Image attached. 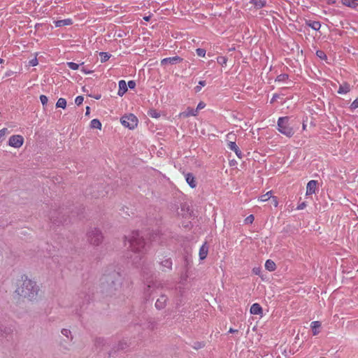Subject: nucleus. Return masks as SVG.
Listing matches in <instances>:
<instances>
[{
  "label": "nucleus",
  "instance_id": "obj_41",
  "mask_svg": "<svg viewBox=\"0 0 358 358\" xmlns=\"http://www.w3.org/2000/svg\"><path fill=\"white\" fill-rule=\"evenodd\" d=\"M38 64V59L36 58V57H35L34 58L31 59L29 62V65L30 66H37Z\"/></svg>",
  "mask_w": 358,
  "mask_h": 358
},
{
  "label": "nucleus",
  "instance_id": "obj_7",
  "mask_svg": "<svg viewBox=\"0 0 358 358\" xmlns=\"http://www.w3.org/2000/svg\"><path fill=\"white\" fill-rule=\"evenodd\" d=\"M24 137L20 134L12 135L10 136L8 144L9 146L18 149L24 144Z\"/></svg>",
  "mask_w": 358,
  "mask_h": 358
},
{
  "label": "nucleus",
  "instance_id": "obj_54",
  "mask_svg": "<svg viewBox=\"0 0 358 358\" xmlns=\"http://www.w3.org/2000/svg\"><path fill=\"white\" fill-rule=\"evenodd\" d=\"M144 19H145L146 21H148V20H149V19H150V17H149V16H148V17H144Z\"/></svg>",
  "mask_w": 358,
  "mask_h": 358
},
{
  "label": "nucleus",
  "instance_id": "obj_26",
  "mask_svg": "<svg viewBox=\"0 0 358 358\" xmlns=\"http://www.w3.org/2000/svg\"><path fill=\"white\" fill-rule=\"evenodd\" d=\"M251 2L257 7V8H262L265 6L266 2L263 0H251Z\"/></svg>",
  "mask_w": 358,
  "mask_h": 358
},
{
  "label": "nucleus",
  "instance_id": "obj_28",
  "mask_svg": "<svg viewBox=\"0 0 358 358\" xmlns=\"http://www.w3.org/2000/svg\"><path fill=\"white\" fill-rule=\"evenodd\" d=\"M99 55H100V57H101L100 59L102 63L106 62L110 57V55L108 52H100Z\"/></svg>",
  "mask_w": 358,
  "mask_h": 358
},
{
  "label": "nucleus",
  "instance_id": "obj_29",
  "mask_svg": "<svg viewBox=\"0 0 358 358\" xmlns=\"http://www.w3.org/2000/svg\"><path fill=\"white\" fill-rule=\"evenodd\" d=\"M309 26L314 30H319L321 27L320 23L317 21L310 22Z\"/></svg>",
  "mask_w": 358,
  "mask_h": 358
},
{
  "label": "nucleus",
  "instance_id": "obj_32",
  "mask_svg": "<svg viewBox=\"0 0 358 358\" xmlns=\"http://www.w3.org/2000/svg\"><path fill=\"white\" fill-rule=\"evenodd\" d=\"M8 133V129H6V128L0 129V142H1L4 139L6 135Z\"/></svg>",
  "mask_w": 358,
  "mask_h": 358
},
{
  "label": "nucleus",
  "instance_id": "obj_53",
  "mask_svg": "<svg viewBox=\"0 0 358 358\" xmlns=\"http://www.w3.org/2000/svg\"><path fill=\"white\" fill-rule=\"evenodd\" d=\"M237 331H238V330L234 329L232 328H230L229 330V333H235V332H237Z\"/></svg>",
  "mask_w": 358,
  "mask_h": 358
},
{
  "label": "nucleus",
  "instance_id": "obj_48",
  "mask_svg": "<svg viewBox=\"0 0 358 358\" xmlns=\"http://www.w3.org/2000/svg\"><path fill=\"white\" fill-rule=\"evenodd\" d=\"M81 71L85 73V74H90L92 73L93 71H91V70H87L86 69L85 67L82 68L81 69Z\"/></svg>",
  "mask_w": 358,
  "mask_h": 358
},
{
  "label": "nucleus",
  "instance_id": "obj_36",
  "mask_svg": "<svg viewBox=\"0 0 358 358\" xmlns=\"http://www.w3.org/2000/svg\"><path fill=\"white\" fill-rule=\"evenodd\" d=\"M188 278V273H187V271H186L184 273H182L180 277V283H184V282H185L187 280Z\"/></svg>",
  "mask_w": 358,
  "mask_h": 358
},
{
  "label": "nucleus",
  "instance_id": "obj_15",
  "mask_svg": "<svg viewBox=\"0 0 358 358\" xmlns=\"http://www.w3.org/2000/svg\"><path fill=\"white\" fill-rule=\"evenodd\" d=\"M94 345L96 348L101 349L106 344V341L101 337H96L94 340Z\"/></svg>",
  "mask_w": 358,
  "mask_h": 358
},
{
  "label": "nucleus",
  "instance_id": "obj_49",
  "mask_svg": "<svg viewBox=\"0 0 358 358\" xmlns=\"http://www.w3.org/2000/svg\"><path fill=\"white\" fill-rule=\"evenodd\" d=\"M272 200H273V205L275 207H277L278 206V200H277V198L275 196H272Z\"/></svg>",
  "mask_w": 358,
  "mask_h": 358
},
{
  "label": "nucleus",
  "instance_id": "obj_16",
  "mask_svg": "<svg viewBox=\"0 0 358 358\" xmlns=\"http://www.w3.org/2000/svg\"><path fill=\"white\" fill-rule=\"evenodd\" d=\"M162 266V271H166V270H171L172 268V262L170 259H166L161 262Z\"/></svg>",
  "mask_w": 358,
  "mask_h": 358
},
{
  "label": "nucleus",
  "instance_id": "obj_11",
  "mask_svg": "<svg viewBox=\"0 0 358 358\" xmlns=\"http://www.w3.org/2000/svg\"><path fill=\"white\" fill-rule=\"evenodd\" d=\"M197 114V110L189 107L185 111L180 113L179 115L180 117H187L189 116H196Z\"/></svg>",
  "mask_w": 358,
  "mask_h": 358
},
{
  "label": "nucleus",
  "instance_id": "obj_37",
  "mask_svg": "<svg viewBox=\"0 0 358 358\" xmlns=\"http://www.w3.org/2000/svg\"><path fill=\"white\" fill-rule=\"evenodd\" d=\"M156 287V285L155 283H152L151 285H148V287H147V289L145 290V293L148 295H151L152 294V290L151 289L154 288Z\"/></svg>",
  "mask_w": 358,
  "mask_h": 358
},
{
  "label": "nucleus",
  "instance_id": "obj_39",
  "mask_svg": "<svg viewBox=\"0 0 358 358\" xmlns=\"http://www.w3.org/2000/svg\"><path fill=\"white\" fill-rule=\"evenodd\" d=\"M196 54L198 55V56H199V57H203L206 55V50L204 49L197 48L196 50Z\"/></svg>",
  "mask_w": 358,
  "mask_h": 358
},
{
  "label": "nucleus",
  "instance_id": "obj_5",
  "mask_svg": "<svg viewBox=\"0 0 358 358\" xmlns=\"http://www.w3.org/2000/svg\"><path fill=\"white\" fill-rule=\"evenodd\" d=\"M278 130L287 137H291L294 134V130L289 122L288 117H280L278 120Z\"/></svg>",
  "mask_w": 358,
  "mask_h": 358
},
{
  "label": "nucleus",
  "instance_id": "obj_25",
  "mask_svg": "<svg viewBox=\"0 0 358 358\" xmlns=\"http://www.w3.org/2000/svg\"><path fill=\"white\" fill-rule=\"evenodd\" d=\"M56 107L64 109L66 107V99L64 98H59L56 103Z\"/></svg>",
  "mask_w": 358,
  "mask_h": 358
},
{
  "label": "nucleus",
  "instance_id": "obj_3",
  "mask_svg": "<svg viewBox=\"0 0 358 358\" xmlns=\"http://www.w3.org/2000/svg\"><path fill=\"white\" fill-rule=\"evenodd\" d=\"M122 284V277L120 273L115 270L103 274L101 279L102 291L108 294H113Z\"/></svg>",
  "mask_w": 358,
  "mask_h": 358
},
{
  "label": "nucleus",
  "instance_id": "obj_51",
  "mask_svg": "<svg viewBox=\"0 0 358 358\" xmlns=\"http://www.w3.org/2000/svg\"><path fill=\"white\" fill-rule=\"evenodd\" d=\"M252 271H253V273L255 275H259V273H260V268H254Z\"/></svg>",
  "mask_w": 358,
  "mask_h": 358
},
{
  "label": "nucleus",
  "instance_id": "obj_47",
  "mask_svg": "<svg viewBox=\"0 0 358 358\" xmlns=\"http://www.w3.org/2000/svg\"><path fill=\"white\" fill-rule=\"evenodd\" d=\"M127 86L131 89H134L136 87V83L133 80H130L128 82Z\"/></svg>",
  "mask_w": 358,
  "mask_h": 358
},
{
  "label": "nucleus",
  "instance_id": "obj_24",
  "mask_svg": "<svg viewBox=\"0 0 358 358\" xmlns=\"http://www.w3.org/2000/svg\"><path fill=\"white\" fill-rule=\"evenodd\" d=\"M90 126L93 129H98L99 130L101 129V123L97 119H93L90 122Z\"/></svg>",
  "mask_w": 358,
  "mask_h": 358
},
{
  "label": "nucleus",
  "instance_id": "obj_4",
  "mask_svg": "<svg viewBox=\"0 0 358 358\" xmlns=\"http://www.w3.org/2000/svg\"><path fill=\"white\" fill-rule=\"evenodd\" d=\"M87 242L94 246L99 245L103 241L101 231L96 227L91 228L87 233Z\"/></svg>",
  "mask_w": 358,
  "mask_h": 358
},
{
  "label": "nucleus",
  "instance_id": "obj_50",
  "mask_svg": "<svg viewBox=\"0 0 358 358\" xmlns=\"http://www.w3.org/2000/svg\"><path fill=\"white\" fill-rule=\"evenodd\" d=\"M306 206V204L305 202L301 203L299 206L297 207V209L302 210Z\"/></svg>",
  "mask_w": 358,
  "mask_h": 358
},
{
  "label": "nucleus",
  "instance_id": "obj_12",
  "mask_svg": "<svg viewBox=\"0 0 358 358\" xmlns=\"http://www.w3.org/2000/svg\"><path fill=\"white\" fill-rule=\"evenodd\" d=\"M317 180H310L306 187V194L310 195L315 192Z\"/></svg>",
  "mask_w": 358,
  "mask_h": 358
},
{
  "label": "nucleus",
  "instance_id": "obj_38",
  "mask_svg": "<svg viewBox=\"0 0 358 358\" xmlns=\"http://www.w3.org/2000/svg\"><path fill=\"white\" fill-rule=\"evenodd\" d=\"M40 101L43 106H45L48 101V99L45 95H41L40 96Z\"/></svg>",
  "mask_w": 358,
  "mask_h": 358
},
{
  "label": "nucleus",
  "instance_id": "obj_31",
  "mask_svg": "<svg viewBox=\"0 0 358 358\" xmlns=\"http://www.w3.org/2000/svg\"><path fill=\"white\" fill-rule=\"evenodd\" d=\"M204 346H205L204 342L197 341L194 343L193 348L195 350H199V349L203 348Z\"/></svg>",
  "mask_w": 358,
  "mask_h": 358
},
{
  "label": "nucleus",
  "instance_id": "obj_46",
  "mask_svg": "<svg viewBox=\"0 0 358 358\" xmlns=\"http://www.w3.org/2000/svg\"><path fill=\"white\" fill-rule=\"evenodd\" d=\"M316 54L317 56L321 59H324L326 57V55L324 54V52L321 50L317 51Z\"/></svg>",
  "mask_w": 358,
  "mask_h": 358
},
{
  "label": "nucleus",
  "instance_id": "obj_17",
  "mask_svg": "<svg viewBox=\"0 0 358 358\" xmlns=\"http://www.w3.org/2000/svg\"><path fill=\"white\" fill-rule=\"evenodd\" d=\"M127 91V85L124 80L119 81V90L118 95L123 96V94Z\"/></svg>",
  "mask_w": 358,
  "mask_h": 358
},
{
  "label": "nucleus",
  "instance_id": "obj_8",
  "mask_svg": "<svg viewBox=\"0 0 358 358\" xmlns=\"http://www.w3.org/2000/svg\"><path fill=\"white\" fill-rule=\"evenodd\" d=\"M61 334L66 338V339L60 343V345L65 350H69L70 344L73 339L71 331L68 329H62L61 330Z\"/></svg>",
  "mask_w": 358,
  "mask_h": 358
},
{
  "label": "nucleus",
  "instance_id": "obj_13",
  "mask_svg": "<svg viewBox=\"0 0 358 358\" xmlns=\"http://www.w3.org/2000/svg\"><path fill=\"white\" fill-rule=\"evenodd\" d=\"M228 147L230 150H233L238 158H241L242 152L235 142L230 141L228 143Z\"/></svg>",
  "mask_w": 358,
  "mask_h": 358
},
{
  "label": "nucleus",
  "instance_id": "obj_55",
  "mask_svg": "<svg viewBox=\"0 0 358 358\" xmlns=\"http://www.w3.org/2000/svg\"><path fill=\"white\" fill-rule=\"evenodd\" d=\"M306 125L305 124H303V129H306Z\"/></svg>",
  "mask_w": 358,
  "mask_h": 358
},
{
  "label": "nucleus",
  "instance_id": "obj_45",
  "mask_svg": "<svg viewBox=\"0 0 358 358\" xmlns=\"http://www.w3.org/2000/svg\"><path fill=\"white\" fill-rule=\"evenodd\" d=\"M186 182L192 188L196 186V180H186Z\"/></svg>",
  "mask_w": 358,
  "mask_h": 358
},
{
  "label": "nucleus",
  "instance_id": "obj_44",
  "mask_svg": "<svg viewBox=\"0 0 358 358\" xmlns=\"http://www.w3.org/2000/svg\"><path fill=\"white\" fill-rule=\"evenodd\" d=\"M352 109H356L358 108V98L356 99L350 105Z\"/></svg>",
  "mask_w": 358,
  "mask_h": 358
},
{
  "label": "nucleus",
  "instance_id": "obj_59",
  "mask_svg": "<svg viewBox=\"0 0 358 358\" xmlns=\"http://www.w3.org/2000/svg\"><path fill=\"white\" fill-rule=\"evenodd\" d=\"M185 205L182 206V210H183L185 208Z\"/></svg>",
  "mask_w": 358,
  "mask_h": 358
},
{
  "label": "nucleus",
  "instance_id": "obj_56",
  "mask_svg": "<svg viewBox=\"0 0 358 358\" xmlns=\"http://www.w3.org/2000/svg\"><path fill=\"white\" fill-rule=\"evenodd\" d=\"M10 73H6V76H10Z\"/></svg>",
  "mask_w": 358,
  "mask_h": 358
},
{
  "label": "nucleus",
  "instance_id": "obj_9",
  "mask_svg": "<svg viewBox=\"0 0 358 358\" xmlns=\"http://www.w3.org/2000/svg\"><path fill=\"white\" fill-rule=\"evenodd\" d=\"M182 59L178 56L173 57H167V58L163 59L161 61V64L162 65H166L168 64H175L182 62Z\"/></svg>",
  "mask_w": 358,
  "mask_h": 358
},
{
  "label": "nucleus",
  "instance_id": "obj_23",
  "mask_svg": "<svg viewBox=\"0 0 358 358\" xmlns=\"http://www.w3.org/2000/svg\"><path fill=\"white\" fill-rule=\"evenodd\" d=\"M275 267V264L271 259H268L265 263V268L269 271H273Z\"/></svg>",
  "mask_w": 358,
  "mask_h": 358
},
{
  "label": "nucleus",
  "instance_id": "obj_30",
  "mask_svg": "<svg viewBox=\"0 0 358 358\" xmlns=\"http://www.w3.org/2000/svg\"><path fill=\"white\" fill-rule=\"evenodd\" d=\"M206 85V81L201 80L199 82L198 85L194 87V91L199 92L201 90V88Z\"/></svg>",
  "mask_w": 358,
  "mask_h": 358
},
{
  "label": "nucleus",
  "instance_id": "obj_10",
  "mask_svg": "<svg viewBox=\"0 0 358 358\" xmlns=\"http://www.w3.org/2000/svg\"><path fill=\"white\" fill-rule=\"evenodd\" d=\"M167 296L164 294H162L159 299H157L155 303V307L159 309H163L165 308L167 302Z\"/></svg>",
  "mask_w": 358,
  "mask_h": 358
},
{
  "label": "nucleus",
  "instance_id": "obj_33",
  "mask_svg": "<svg viewBox=\"0 0 358 358\" xmlns=\"http://www.w3.org/2000/svg\"><path fill=\"white\" fill-rule=\"evenodd\" d=\"M217 62L222 66H224L227 64V59L225 57H218L217 58Z\"/></svg>",
  "mask_w": 358,
  "mask_h": 358
},
{
  "label": "nucleus",
  "instance_id": "obj_27",
  "mask_svg": "<svg viewBox=\"0 0 358 358\" xmlns=\"http://www.w3.org/2000/svg\"><path fill=\"white\" fill-rule=\"evenodd\" d=\"M272 197V192L269 191L259 197L261 201H266Z\"/></svg>",
  "mask_w": 358,
  "mask_h": 358
},
{
  "label": "nucleus",
  "instance_id": "obj_2",
  "mask_svg": "<svg viewBox=\"0 0 358 358\" xmlns=\"http://www.w3.org/2000/svg\"><path fill=\"white\" fill-rule=\"evenodd\" d=\"M125 239L128 242V248L134 253L130 255V258L134 264H138L144 252L145 241L138 232H133L128 237H125Z\"/></svg>",
  "mask_w": 358,
  "mask_h": 358
},
{
  "label": "nucleus",
  "instance_id": "obj_20",
  "mask_svg": "<svg viewBox=\"0 0 358 358\" xmlns=\"http://www.w3.org/2000/svg\"><path fill=\"white\" fill-rule=\"evenodd\" d=\"M321 327V323L318 321H315L311 323V328L314 336L319 333V329Z\"/></svg>",
  "mask_w": 358,
  "mask_h": 358
},
{
  "label": "nucleus",
  "instance_id": "obj_1",
  "mask_svg": "<svg viewBox=\"0 0 358 358\" xmlns=\"http://www.w3.org/2000/svg\"><path fill=\"white\" fill-rule=\"evenodd\" d=\"M39 292L40 287L35 281L25 275L20 276L15 289L17 295L30 301H34L38 299Z\"/></svg>",
  "mask_w": 358,
  "mask_h": 358
},
{
  "label": "nucleus",
  "instance_id": "obj_22",
  "mask_svg": "<svg viewBox=\"0 0 358 358\" xmlns=\"http://www.w3.org/2000/svg\"><path fill=\"white\" fill-rule=\"evenodd\" d=\"M350 85L348 84L345 83L343 85H340L338 90V93L341 94H344L348 93L350 91Z\"/></svg>",
  "mask_w": 358,
  "mask_h": 358
},
{
  "label": "nucleus",
  "instance_id": "obj_19",
  "mask_svg": "<svg viewBox=\"0 0 358 358\" xmlns=\"http://www.w3.org/2000/svg\"><path fill=\"white\" fill-rule=\"evenodd\" d=\"M262 308L258 303H254L250 308V313L253 315H259L262 313Z\"/></svg>",
  "mask_w": 358,
  "mask_h": 358
},
{
  "label": "nucleus",
  "instance_id": "obj_40",
  "mask_svg": "<svg viewBox=\"0 0 358 358\" xmlns=\"http://www.w3.org/2000/svg\"><path fill=\"white\" fill-rule=\"evenodd\" d=\"M255 217L252 215L248 216L244 222L245 224H252L254 222Z\"/></svg>",
  "mask_w": 358,
  "mask_h": 358
},
{
  "label": "nucleus",
  "instance_id": "obj_34",
  "mask_svg": "<svg viewBox=\"0 0 358 358\" xmlns=\"http://www.w3.org/2000/svg\"><path fill=\"white\" fill-rule=\"evenodd\" d=\"M66 64L72 70H77L79 68V65L78 64L72 62H67Z\"/></svg>",
  "mask_w": 358,
  "mask_h": 358
},
{
  "label": "nucleus",
  "instance_id": "obj_58",
  "mask_svg": "<svg viewBox=\"0 0 358 358\" xmlns=\"http://www.w3.org/2000/svg\"><path fill=\"white\" fill-rule=\"evenodd\" d=\"M100 98V96H96V99H99Z\"/></svg>",
  "mask_w": 358,
  "mask_h": 358
},
{
  "label": "nucleus",
  "instance_id": "obj_18",
  "mask_svg": "<svg viewBox=\"0 0 358 358\" xmlns=\"http://www.w3.org/2000/svg\"><path fill=\"white\" fill-rule=\"evenodd\" d=\"M55 27H60L64 26L70 25L72 24V20L71 19H65V20H57L55 22Z\"/></svg>",
  "mask_w": 358,
  "mask_h": 358
},
{
  "label": "nucleus",
  "instance_id": "obj_42",
  "mask_svg": "<svg viewBox=\"0 0 358 358\" xmlns=\"http://www.w3.org/2000/svg\"><path fill=\"white\" fill-rule=\"evenodd\" d=\"M83 100H84L83 96H77V97L76 98V99H75V103H76V105L80 106V105H81V104L83 103Z\"/></svg>",
  "mask_w": 358,
  "mask_h": 358
},
{
  "label": "nucleus",
  "instance_id": "obj_43",
  "mask_svg": "<svg viewBox=\"0 0 358 358\" xmlns=\"http://www.w3.org/2000/svg\"><path fill=\"white\" fill-rule=\"evenodd\" d=\"M206 106V103L203 101H201L198 103L196 110H197V112L203 108H204Z\"/></svg>",
  "mask_w": 358,
  "mask_h": 358
},
{
  "label": "nucleus",
  "instance_id": "obj_35",
  "mask_svg": "<svg viewBox=\"0 0 358 358\" xmlns=\"http://www.w3.org/2000/svg\"><path fill=\"white\" fill-rule=\"evenodd\" d=\"M149 115L152 117L158 118L159 117V113L155 110H151L148 113Z\"/></svg>",
  "mask_w": 358,
  "mask_h": 358
},
{
  "label": "nucleus",
  "instance_id": "obj_57",
  "mask_svg": "<svg viewBox=\"0 0 358 358\" xmlns=\"http://www.w3.org/2000/svg\"><path fill=\"white\" fill-rule=\"evenodd\" d=\"M3 60L0 58V63H3Z\"/></svg>",
  "mask_w": 358,
  "mask_h": 358
},
{
  "label": "nucleus",
  "instance_id": "obj_6",
  "mask_svg": "<svg viewBox=\"0 0 358 358\" xmlns=\"http://www.w3.org/2000/svg\"><path fill=\"white\" fill-rule=\"evenodd\" d=\"M120 122L124 127L134 129L138 125V119L134 114L130 113L122 116Z\"/></svg>",
  "mask_w": 358,
  "mask_h": 358
},
{
  "label": "nucleus",
  "instance_id": "obj_52",
  "mask_svg": "<svg viewBox=\"0 0 358 358\" xmlns=\"http://www.w3.org/2000/svg\"><path fill=\"white\" fill-rule=\"evenodd\" d=\"M185 177H186V179H187V180H189V179H194V177L192 176V173H187V174L185 176Z\"/></svg>",
  "mask_w": 358,
  "mask_h": 358
},
{
  "label": "nucleus",
  "instance_id": "obj_21",
  "mask_svg": "<svg viewBox=\"0 0 358 358\" xmlns=\"http://www.w3.org/2000/svg\"><path fill=\"white\" fill-rule=\"evenodd\" d=\"M357 1L358 0H341L343 5L350 8H355L357 6Z\"/></svg>",
  "mask_w": 358,
  "mask_h": 358
},
{
  "label": "nucleus",
  "instance_id": "obj_14",
  "mask_svg": "<svg viewBox=\"0 0 358 358\" xmlns=\"http://www.w3.org/2000/svg\"><path fill=\"white\" fill-rule=\"evenodd\" d=\"M208 252V246L206 243H205L199 250V257L200 259L203 260L206 258Z\"/></svg>",
  "mask_w": 358,
  "mask_h": 358
}]
</instances>
